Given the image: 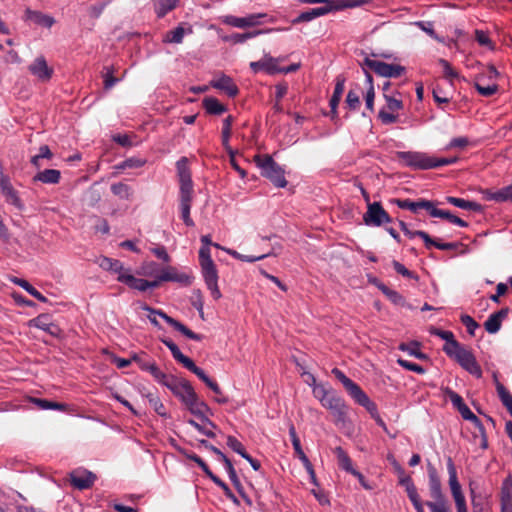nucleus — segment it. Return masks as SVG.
Instances as JSON below:
<instances>
[{
    "label": "nucleus",
    "instance_id": "nucleus-3",
    "mask_svg": "<svg viewBox=\"0 0 512 512\" xmlns=\"http://www.w3.org/2000/svg\"><path fill=\"white\" fill-rule=\"evenodd\" d=\"M332 374L342 383L347 393L351 396V398L355 400L357 404L364 407L371 415L376 413L377 405L370 400L368 395L357 383L348 378L344 372L338 368H333Z\"/></svg>",
    "mask_w": 512,
    "mask_h": 512
},
{
    "label": "nucleus",
    "instance_id": "nucleus-56",
    "mask_svg": "<svg viewBox=\"0 0 512 512\" xmlns=\"http://www.w3.org/2000/svg\"><path fill=\"white\" fill-rule=\"evenodd\" d=\"M345 102H346L348 108L353 111L358 110L361 105L359 95L353 90H349V92L347 93Z\"/></svg>",
    "mask_w": 512,
    "mask_h": 512
},
{
    "label": "nucleus",
    "instance_id": "nucleus-18",
    "mask_svg": "<svg viewBox=\"0 0 512 512\" xmlns=\"http://www.w3.org/2000/svg\"><path fill=\"white\" fill-rule=\"evenodd\" d=\"M283 60V58H274L269 55H265L261 60L251 62L250 68L254 73L265 71L269 75L278 73L277 62Z\"/></svg>",
    "mask_w": 512,
    "mask_h": 512
},
{
    "label": "nucleus",
    "instance_id": "nucleus-57",
    "mask_svg": "<svg viewBox=\"0 0 512 512\" xmlns=\"http://www.w3.org/2000/svg\"><path fill=\"white\" fill-rule=\"evenodd\" d=\"M183 380L184 378H179L175 375L165 373L164 378L161 380L160 384L167 387L171 391L175 390L177 385Z\"/></svg>",
    "mask_w": 512,
    "mask_h": 512
},
{
    "label": "nucleus",
    "instance_id": "nucleus-19",
    "mask_svg": "<svg viewBox=\"0 0 512 512\" xmlns=\"http://www.w3.org/2000/svg\"><path fill=\"white\" fill-rule=\"evenodd\" d=\"M29 71L41 81H48L53 75V69L48 67L47 61L43 56L37 57L29 65Z\"/></svg>",
    "mask_w": 512,
    "mask_h": 512
},
{
    "label": "nucleus",
    "instance_id": "nucleus-23",
    "mask_svg": "<svg viewBox=\"0 0 512 512\" xmlns=\"http://www.w3.org/2000/svg\"><path fill=\"white\" fill-rule=\"evenodd\" d=\"M447 470L449 474V486L453 499L464 497L461 485L458 481L456 467L451 457L447 458Z\"/></svg>",
    "mask_w": 512,
    "mask_h": 512
},
{
    "label": "nucleus",
    "instance_id": "nucleus-9",
    "mask_svg": "<svg viewBox=\"0 0 512 512\" xmlns=\"http://www.w3.org/2000/svg\"><path fill=\"white\" fill-rule=\"evenodd\" d=\"M261 19H266L269 23H274L276 18L269 17L266 13L250 14L246 17H237L233 15H227L223 18V23L236 28H248L262 24Z\"/></svg>",
    "mask_w": 512,
    "mask_h": 512
},
{
    "label": "nucleus",
    "instance_id": "nucleus-52",
    "mask_svg": "<svg viewBox=\"0 0 512 512\" xmlns=\"http://www.w3.org/2000/svg\"><path fill=\"white\" fill-rule=\"evenodd\" d=\"M227 446L231 448L234 452L243 457L247 452L243 446V444L234 436L229 435L227 437Z\"/></svg>",
    "mask_w": 512,
    "mask_h": 512
},
{
    "label": "nucleus",
    "instance_id": "nucleus-37",
    "mask_svg": "<svg viewBox=\"0 0 512 512\" xmlns=\"http://www.w3.org/2000/svg\"><path fill=\"white\" fill-rule=\"evenodd\" d=\"M32 402L41 410H60L66 411L68 406L65 403L50 401L43 398H33Z\"/></svg>",
    "mask_w": 512,
    "mask_h": 512
},
{
    "label": "nucleus",
    "instance_id": "nucleus-55",
    "mask_svg": "<svg viewBox=\"0 0 512 512\" xmlns=\"http://www.w3.org/2000/svg\"><path fill=\"white\" fill-rule=\"evenodd\" d=\"M497 393L502 402V404L508 408V406L512 405V395L510 392L501 384L497 383Z\"/></svg>",
    "mask_w": 512,
    "mask_h": 512
},
{
    "label": "nucleus",
    "instance_id": "nucleus-8",
    "mask_svg": "<svg viewBox=\"0 0 512 512\" xmlns=\"http://www.w3.org/2000/svg\"><path fill=\"white\" fill-rule=\"evenodd\" d=\"M364 65L374 71L377 75L386 78H398L406 70L404 66L399 64H389L378 60H372L369 57L364 58Z\"/></svg>",
    "mask_w": 512,
    "mask_h": 512
},
{
    "label": "nucleus",
    "instance_id": "nucleus-64",
    "mask_svg": "<svg viewBox=\"0 0 512 512\" xmlns=\"http://www.w3.org/2000/svg\"><path fill=\"white\" fill-rule=\"evenodd\" d=\"M470 144L468 137H456L451 139L449 144L447 145V149H464Z\"/></svg>",
    "mask_w": 512,
    "mask_h": 512
},
{
    "label": "nucleus",
    "instance_id": "nucleus-32",
    "mask_svg": "<svg viewBox=\"0 0 512 512\" xmlns=\"http://www.w3.org/2000/svg\"><path fill=\"white\" fill-rule=\"evenodd\" d=\"M485 198L496 202H512V184L503 187L495 192L487 190L485 192Z\"/></svg>",
    "mask_w": 512,
    "mask_h": 512
},
{
    "label": "nucleus",
    "instance_id": "nucleus-60",
    "mask_svg": "<svg viewBox=\"0 0 512 512\" xmlns=\"http://www.w3.org/2000/svg\"><path fill=\"white\" fill-rule=\"evenodd\" d=\"M191 304L199 312L200 317L203 318L204 301H203V296H202V293L200 290H195L193 292V296L191 298Z\"/></svg>",
    "mask_w": 512,
    "mask_h": 512
},
{
    "label": "nucleus",
    "instance_id": "nucleus-46",
    "mask_svg": "<svg viewBox=\"0 0 512 512\" xmlns=\"http://www.w3.org/2000/svg\"><path fill=\"white\" fill-rule=\"evenodd\" d=\"M111 191L115 196L121 199L128 200L131 196V188L123 182L114 183L111 185Z\"/></svg>",
    "mask_w": 512,
    "mask_h": 512
},
{
    "label": "nucleus",
    "instance_id": "nucleus-31",
    "mask_svg": "<svg viewBox=\"0 0 512 512\" xmlns=\"http://www.w3.org/2000/svg\"><path fill=\"white\" fill-rule=\"evenodd\" d=\"M421 343L413 340L409 343H400L398 349L407 352L410 356H413L419 360H429V356L420 351Z\"/></svg>",
    "mask_w": 512,
    "mask_h": 512
},
{
    "label": "nucleus",
    "instance_id": "nucleus-1",
    "mask_svg": "<svg viewBox=\"0 0 512 512\" xmlns=\"http://www.w3.org/2000/svg\"><path fill=\"white\" fill-rule=\"evenodd\" d=\"M427 473L429 492L433 501H426L425 505L430 509L431 512H450L447 497L442 490L440 476L437 472V469L431 464V462H428L427 464ZM401 486L405 487L407 496L412 502L416 512H425L424 503L422 502L411 477L402 479Z\"/></svg>",
    "mask_w": 512,
    "mask_h": 512
},
{
    "label": "nucleus",
    "instance_id": "nucleus-7",
    "mask_svg": "<svg viewBox=\"0 0 512 512\" xmlns=\"http://www.w3.org/2000/svg\"><path fill=\"white\" fill-rule=\"evenodd\" d=\"M188 159L181 157L176 162L177 174L180 182V202H192L193 181L187 165Z\"/></svg>",
    "mask_w": 512,
    "mask_h": 512
},
{
    "label": "nucleus",
    "instance_id": "nucleus-59",
    "mask_svg": "<svg viewBox=\"0 0 512 512\" xmlns=\"http://www.w3.org/2000/svg\"><path fill=\"white\" fill-rule=\"evenodd\" d=\"M289 436L291 438V442L295 451V454L298 456L301 452H304L301 446L300 439L296 433L295 426L293 424H290L289 426Z\"/></svg>",
    "mask_w": 512,
    "mask_h": 512
},
{
    "label": "nucleus",
    "instance_id": "nucleus-48",
    "mask_svg": "<svg viewBox=\"0 0 512 512\" xmlns=\"http://www.w3.org/2000/svg\"><path fill=\"white\" fill-rule=\"evenodd\" d=\"M438 63L442 66L443 75L446 79H448L450 82H452L454 79H459V74L453 69L447 60L440 58Z\"/></svg>",
    "mask_w": 512,
    "mask_h": 512
},
{
    "label": "nucleus",
    "instance_id": "nucleus-4",
    "mask_svg": "<svg viewBox=\"0 0 512 512\" xmlns=\"http://www.w3.org/2000/svg\"><path fill=\"white\" fill-rule=\"evenodd\" d=\"M255 161L261 168V175L269 179L276 187L284 188L287 186L284 169L274 161L270 155L264 157L257 156Z\"/></svg>",
    "mask_w": 512,
    "mask_h": 512
},
{
    "label": "nucleus",
    "instance_id": "nucleus-34",
    "mask_svg": "<svg viewBox=\"0 0 512 512\" xmlns=\"http://www.w3.org/2000/svg\"><path fill=\"white\" fill-rule=\"evenodd\" d=\"M178 2L179 0H154V11L157 17H165L177 7Z\"/></svg>",
    "mask_w": 512,
    "mask_h": 512
},
{
    "label": "nucleus",
    "instance_id": "nucleus-10",
    "mask_svg": "<svg viewBox=\"0 0 512 512\" xmlns=\"http://www.w3.org/2000/svg\"><path fill=\"white\" fill-rule=\"evenodd\" d=\"M187 400L184 402V405L187 407L189 412L196 417H198L203 423L209 425L211 428H216V424L212 422L208 417L207 413L212 414L209 406L204 402L199 400L198 395L195 390L187 395Z\"/></svg>",
    "mask_w": 512,
    "mask_h": 512
},
{
    "label": "nucleus",
    "instance_id": "nucleus-43",
    "mask_svg": "<svg viewBox=\"0 0 512 512\" xmlns=\"http://www.w3.org/2000/svg\"><path fill=\"white\" fill-rule=\"evenodd\" d=\"M113 66H104L102 71V78L105 90H110L116 83L119 82V78L113 75Z\"/></svg>",
    "mask_w": 512,
    "mask_h": 512
},
{
    "label": "nucleus",
    "instance_id": "nucleus-11",
    "mask_svg": "<svg viewBox=\"0 0 512 512\" xmlns=\"http://www.w3.org/2000/svg\"><path fill=\"white\" fill-rule=\"evenodd\" d=\"M363 221L367 226L379 227L385 223H391L392 218L380 202H373L367 204V211L363 215Z\"/></svg>",
    "mask_w": 512,
    "mask_h": 512
},
{
    "label": "nucleus",
    "instance_id": "nucleus-5",
    "mask_svg": "<svg viewBox=\"0 0 512 512\" xmlns=\"http://www.w3.org/2000/svg\"><path fill=\"white\" fill-rule=\"evenodd\" d=\"M390 203L395 204L400 209L409 210L414 214H419L420 210H425L432 217H438L437 212L441 210L436 207V205L439 204L438 201H431L424 198H419L415 201L411 199L393 198L390 200Z\"/></svg>",
    "mask_w": 512,
    "mask_h": 512
},
{
    "label": "nucleus",
    "instance_id": "nucleus-33",
    "mask_svg": "<svg viewBox=\"0 0 512 512\" xmlns=\"http://www.w3.org/2000/svg\"><path fill=\"white\" fill-rule=\"evenodd\" d=\"M61 178V173L56 169H45L44 171L38 172L34 177V182H42L46 184H57Z\"/></svg>",
    "mask_w": 512,
    "mask_h": 512
},
{
    "label": "nucleus",
    "instance_id": "nucleus-62",
    "mask_svg": "<svg viewBox=\"0 0 512 512\" xmlns=\"http://www.w3.org/2000/svg\"><path fill=\"white\" fill-rule=\"evenodd\" d=\"M189 371L194 373L200 380H202L207 386L209 383H211L213 380L205 373V371L198 367L194 362L190 365L188 368Z\"/></svg>",
    "mask_w": 512,
    "mask_h": 512
},
{
    "label": "nucleus",
    "instance_id": "nucleus-61",
    "mask_svg": "<svg viewBox=\"0 0 512 512\" xmlns=\"http://www.w3.org/2000/svg\"><path fill=\"white\" fill-rule=\"evenodd\" d=\"M189 371L194 373L200 380H202L207 386L209 383H211L213 380L205 373V371L198 367L194 362L190 365L188 368Z\"/></svg>",
    "mask_w": 512,
    "mask_h": 512
},
{
    "label": "nucleus",
    "instance_id": "nucleus-2",
    "mask_svg": "<svg viewBox=\"0 0 512 512\" xmlns=\"http://www.w3.org/2000/svg\"><path fill=\"white\" fill-rule=\"evenodd\" d=\"M396 158L403 162L407 167L414 170H429L442 166L454 164L458 161L457 157H434L424 152L416 151H398L396 152Z\"/></svg>",
    "mask_w": 512,
    "mask_h": 512
},
{
    "label": "nucleus",
    "instance_id": "nucleus-14",
    "mask_svg": "<svg viewBox=\"0 0 512 512\" xmlns=\"http://www.w3.org/2000/svg\"><path fill=\"white\" fill-rule=\"evenodd\" d=\"M200 267L205 284L208 290H210L212 297L215 300L220 299L222 294L218 287V271L216 269L215 263L213 262L210 264H203Z\"/></svg>",
    "mask_w": 512,
    "mask_h": 512
},
{
    "label": "nucleus",
    "instance_id": "nucleus-50",
    "mask_svg": "<svg viewBox=\"0 0 512 512\" xmlns=\"http://www.w3.org/2000/svg\"><path fill=\"white\" fill-rule=\"evenodd\" d=\"M471 503L473 512H485V498L481 494H475L473 489H471Z\"/></svg>",
    "mask_w": 512,
    "mask_h": 512
},
{
    "label": "nucleus",
    "instance_id": "nucleus-12",
    "mask_svg": "<svg viewBox=\"0 0 512 512\" xmlns=\"http://www.w3.org/2000/svg\"><path fill=\"white\" fill-rule=\"evenodd\" d=\"M142 309L149 311L151 314L160 316L162 319H164L167 322V324H169L171 327H173L176 331L180 332L181 334H183L184 336H186L187 338H189L191 340L201 341L203 339L202 335L193 332L187 326H185L178 320L170 317L162 310H157V309L152 308L146 304L142 306Z\"/></svg>",
    "mask_w": 512,
    "mask_h": 512
},
{
    "label": "nucleus",
    "instance_id": "nucleus-16",
    "mask_svg": "<svg viewBox=\"0 0 512 512\" xmlns=\"http://www.w3.org/2000/svg\"><path fill=\"white\" fill-rule=\"evenodd\" d=\"M0 190L5 197L6 202L15 206L19 210L24 209V204L21 201L18 192L13 188L9 176L0 171Z\"/></svg>",
    "mask_w": 512,
    "mask_h": 512
},
{
    "label": "nucleus",
    "instance_id": "nucleus-21",
    "mask_svg": "<svg viewBox=\"0 0 512 512\" xmlns=\"http://www.w3.org/2000/svg\"><path fill=\"white\" fill-rule=\"evenodd\" d=\"M24 20L46 28H51L55 24V19L52 16L30 8L25 10Z\"/></svg>",
    "mask_w": 512,
    "mask_h": 512
},
{
    "label": "nucleus",
    "instance_id": "nucleus-53",
    "mask_svg": "<svg viewBox=\"0 0 512 512\" xmlns=\"http://www.w3.org/2000/svg\"><path fill=\"white\" fill-rule=\"evenodd\" d=\"M397 363L404 369L408 370V371H412V372H415L417 374H424L426 372V370L416 364V363H413V362H410L408 360H405V359H402V358H398L397 359Z\"/></svg>",
    "mask_w": 512,
    "mask_h": 512
},
{
    "label": "nucleus",
    "instance_id": "nucleus-42",
    "mask_svg": "<svg viewBox=\"0 0 512 512\" xmlns=\"http://www.w3.org/2000/svg\"><path fill=\"white\" fill-rule=\"evenodd\" d=\"M145 396L148 399L149 404L153 407L154 411L159 416L169 418V414L166 412L164 404L161 402L160 398L157 395L149 392Z\"/></svg>",
    "mask_w": 512,
    "mask_h": 512
},
{
    "label": "nucleus",
    "instance_id": "nucleus-40",
    "mask_svg": "<svg viewBox=\"0 0 512 512\" xmlns=\"http://www.w3.org/2000/svg\"><path fill=\"white\" fill-rule=\"evenodd\" d=\"M233 117L229 115L223 120L222 126V145L225 147L228 153L232 154V150L229 146V140L231 137V127L233 124Z\"/></svg>",
    "mask_w": 512,
    "mask_h": 512
},
{
    "label": "nucleus",
    "instance_id": "nucleus-49",
    "mask_svg": "<svg viewBox=\"0 0 512 512\" xmlns=\"http://www.w3.org/2000/svg\"><path fill=\"white\" fill-rule=\"evenodd\" d=\"M392 265H393V268L395 269V271L402 275L403 277H406V278H409V279H414L416 281L419 280V276L413 272V271H410L409 269H407L402 263H400L399 261L397 260H393L392 261Z\"/></svg>",
    "mask_w": 512,
    "mask_h": 512
},
{
    "label": "nucleus",
    "instance_id": "nucleus-30",
    "mask_svg": "<svg viewBox=\"0 0 512 512\" xmlns=\"http://www.w3.org/2000/svg\"><path fill=\"white\" fill-rule=\"evenodd\" d=\"M326 14H328V10L326 8H324L323 6L317 7V8H312V9H309L307 11L300 13L295 19L292 20V24L296 25L299 23L310 22V21L314 20L315 18L324 16Z\"/></svg>",
    "mask_w": 512,
    "mask_h": 512
},
{
    "label": "nucleus",
    "instance_id": "nucleus-28",
    "mask_svg": "<svg viewBox=\"0 0 512 512\" xmlns=\"http://www.w3.org/2000/svg\"><path fill=\"white\" fill-rule=\"evenodd\" d=\"M98 264L102 269L116 273V274H118V276L120 274H128V271H129V270H124V267H123V264L121 261H119L117 259L105 257V256L101 257L98 260Z\"/></svg>",
    "mask_w": 512,
    "mask_h": 512
},
{
    "label": "nucleus",
    "instance_id": "nucleus-26",
    "mask_svg": "<svg viewBox=\"0 0 512 512\" xmlns=\"http://www.w3.org/2000/svg\"><path fill=\"white\" fill-rule=\"evenodd\" d=\"M117 280L121 283H124L131 289L138 290L140 292H145L149 289L148 280L142 278H136L132 274L128 272V274H120L117 277Z\"/></svg>",
    "mask_w": 512,
    "mask_h": 512
},
{
    "label": "nucleus",
    "instance_id": "nucleus-39",
    "mask_svg": "<svg viewBox=\"0 0 512 512\" xmlns=\"http://www.w3.org/2000/svg\"><path fill=\"white\" fill-rule=\"evenodd\" d=\"M12 282L20 287H22L25 291H27L30 295L35 297L37 300L41 302H47V298L41 294L38 290H36L28 281L25 279L15 277L12 279Z\"/></svg>",
    "mask_w": 512,
    "mask_h": 512
},
{
    "label": "nucleus",
    "instance_id": "nucleus-6",
    "mask_svg": "<svg viewBox=\"0 0 512 512\" xmlns=\"http://www.w3.org/2000/svg\"><path fill=\"white\" fill-rule=\"evenodd\" d=\"M448 357L454 359L464 370L476 378L482 377V369L478 364L473 353L465 348L463 345H458V348L452 351Z\"/></svg>",
    "mask_w": 512,
    "mask_h": 512
},
{
    "label": "nucleus",
    "instance_id": "nucleus-27",
    "mask_svg": "<svg viewBox=\"0 0 512 512\" xmlns=\"http://www.w3.org/2000/svg\"><path fill=\"white\" fill-rule=\"evenodd\" d=\"M192 33H193V29L191 26H188V28L185 29L183 27V25L181 24V25L177 26L175 29L167 31L163 38V42L180 44V43H182L185 34H192Z\"/></svg>",
    "mask_w": 512,
    "mask_h": 512
},
{
    "label": "nucleus",
    "instance_id": "nucleus-58",
    "mask_svg": "<svg viewBox=\"0 0 512 512\" xmlns=\"http://www.w3.org/2000/svg\"><path fill=\"white\" fill-rule=\"evenodd\" d=\"M461 323L467 328V332L474 336L475 330L479 328V324L469 315L463 314L460 317Z\"/></svg>",
    "mask_w": 512,
    "mask_h": 512
},
{
    "label": "nucleus",
    "instance_id": "nucleus-17",
    "mask_svg": "<svg viewBox=\"0 0 512 512\" xmlns=\"http://www.w3.org/2000/svg\"><path fill=\"white\" fill-rule=\"evenodd\" d=\"M96 475L90 471H73L70 473V483L79 490L89 489L95 482Z\"/></svg>",
    "mask_w": 512,
    "mask_h": 512
},
{
    "label": "nucleus",
    "instance_id": "nucleus-44",
    "mask_svg": "<svg viewBox=\"0 0 512 512\" xmlns=\"http://www.w3.org/2000/svg\"><path fill=\"white\" fill-rule=\"evenodd\" d=\"M501 504H512V478L504 479L501 487Z\"/></svg>",
    "mask_w": 512,
    "mask_h": 512
},
{
    "label": "nucleus",
    "instance_id": "nucleus-20",
    "mask_svg": "<svg viewBox=\"0 0 512 512\" xmlns=\"http://www.w3.org/2000/svg\"><path fill=\"white\" fill-rule=\"evenodd\" d=\"M210 85L218 90L224 91L229 97L234 98L238 95L239 89L233 79L227 75H222L218 79H213Z\"/></svg>",
    "mask_w": 512,
    "mask_h": 512
},
{
    "label": "nucleus",
    "instance_id": "nucleus-38",
    "mask_svg": "<svg viewBox=\"0 0 512 512\" xmlns=\"http://www.w3.org/2000/svg\"><path fill=\"white\" fill-rule=\"evenodd\" d=\"M334 453L337 456L339 466L348 473H353L355 469L352 465V460L342 447H336Z\"/></svg>",
    "mask_w": 512,
    "mask_h": 512
},
{
    "label": "nucleus",
    "instance_id": "nucleus-45",
    "mask_svg": "<svg viewBox=\"0 0 512 512\" xmlns=\"http://www.w3.org/2000/svg\"><path fill=\"white\" fill-rule=\"evenodd\" d=\"M458 411L463 419L471 421L479 429V431H483V424L481 423L480 419L469 409L466 404L462 405V407H459Z\"/></svg>",
    "mask_w": 512,
    "mask_h": 512
},
{
    "label": "nucleus",
    "instance_id": "nucleus-22",
    "mask_svg": "<svg viewBox=\"0 0 512 512\" xmlns=\"http://www.w3.org/2000/svg\"><path fill=\"white\" fill-rule=\"evenodd\" d=\"M509 308L504 307L499 311L491 314L484 323L485 330L490 334L497 333L502 325V321L508 316Z\"/></svg>",
    "mask_w": 512,
    "mask_h": 512
},
{
    "label": "nucleus",
    "instance_id": "nucleus-15",
    "mask_svg": "<svg viewBox=\"0 0 512 512\" xmlns=\"http://www.w3.org/2000/svg\"><path fill=\"white\" fill-rule=\"evenodd\" d=\"M160 280H165V282H176L187 287L193 283L194 276L191 273L180 272L174 266H166L161 269Z\"/></svg>",
    "mask_w": 512,
    "mask_h": 512
},
{
    "label": "nucleus",
    "instance_id": "nucleus-36",
    "mask_svg": "<svg viewBox=\"0 0 512 512\" xmlns=\"http://www.w3.org/2000/svg\"><path fill=\"white\" fill-rule=\"evenodd\" d=\"M31 324L45 332H48L51 335H56L59 330L57 325L48 322V316L45 314H41L35 319L31 320Z\"/></svg>",
    "mask_w": 512,
    "mask_h": 512
},
{
    "label": "nucleus",
    "instance_id": "nucleus-13",
    "mask_svg": "<svg viewBox=\"0 0 512 512\" xmlns=\"http://www.w3.org/2000/svg\"><path fill=\"white\" fill-rule=\"evenodd\" d=\"M499 76V72L497 69L490 65L488 67V74H478L476 76V82L474 83L475 89L478 93L484 97H490L494 95L498 91V85L496 83L483 85L482 83L486 81V79L492 80Z\"/></svg>",
    "mask_w": 512,
    "mask_h": 512
},
{
    "label": "nucleus",
    "instance_id": "nucleus-41",
    "mask_svg": "<svg viewBox=\"0 0 512 512\" xmlns=\"http://www.w3.org/2000/svg\"><path fill=\"white\" fill-rule=\"evenodd\" d=\"M194 391V388L190 384L189 381L184 379L181 381L175 390H171L173 395L181 400V402L184 404V402L187 400V395H190Z\"/></svg>",
    "mask_w": 512,
    "mask_h": 512
},
{
    "label": "nucleus",
    "instance_id": "nucleus-24",
    "mask_svg": "<svg viewBox=\"0 0 512 512\" xmlns=\"http://www.w3.org/2000/svg\"><path fill=\"white\" fill-rule=\"evenodd\" d=\"M429 332L430 334L438 336L439 338L446 341V344L443 346V351L446 355L451 354L452 351L455 350V348H458V345H460L451 331L431 327Z\"/></svg>",
    "mask_w": 512,
    "mask_h": 512
},
{
    "label": "nucleus",
    "instance_id": "nucleus-25",
    "mask_svg": "<svg viewBox=\"0 0 512 512\" xmlns=\"http://www.w3.org/2000/svg\"><path fill=\"white\" fill-rule=\"evenodd\" d=\"M285 30H287V28H267V29L255 30V31H250V32H245V33H233L230 36L226 37L225 40L230 41L234 44H240V43H244L248 39L254 38L261 34L270 33L273 31H285Z\"/></svg>",
    "mask_w": 512,
    "mask_h": 512
},
{
    "label": "nucleus",
    "instance_id": "nucleus-63",
    "mask_svg": "<svg viewBox=\"0 0 512 512\" xmlns=\"http://www.w3.org/2000/svg\"><path fill=\"white\" fill-rule=\"evenodd\" d=\"M324 4H326V5L323 7L328 10V13H330L332 11H340V10H344V9L348 8L346 6L345 0H328V2H325Z\"/></svg>",
    "mask_w": 512,
    "mask_h": 512
},
{
    "label": "nucleus",
    "instance_id": "nucleus-29",
    "mask_svg": "<svg viewBox=\"0 0 512 512\" xmlns=\"http://www.w3.org/2000/svg\"><path fill=\"white\" fill-rule=\"evenodd\" d=\"M446 201L447 203L464 210H470L474 212H482L483 210V206L481 204L474 201L465 200L463 198L447 196Z\"/></svg>",
    "mask_w": 512,
    "mask_h": 512
},
{
    "label": "nucleus",
    "instance_id": "nucleus-54",
    "mask_svg": "<svg viewBox=\"0 0 512 512\" xmlns=\"http://www.w3.org/2000/svg\"><path fill=\"white\" fill-rule=\"evenodd\" d=\"M191 203L192 202H180L181 218L189 227L194 226V221L190 217Z\"/></svg>",
    "mask_w": 512,
    "mask_h": 512
},
{
    "label": "nucleus",
    "instance_id": "nucleus-47",
    "mask_svg": "<svg viewBox=\"0 0 512 512\" xmlns=\"http://www.w3.org/2000/svg\"><path fill=\"white\" fill-rule=\"evenodd\" d=\"M344 403L345 401L340 396H338L335 391H333L330 393L329 397H327L321 404L326 409L332 411L339 408Z\"/></svg>",
    "mask_w": 512,
    "mask_h": 512
},
{
    "label": "nucleus",
    "instance_id": "nucleus-35",
    "mask_svg": "<svg viewBox=\"0 0 512 512\" xmlns=\"http://www.w3.org/2000/svg\"><path fill=\"white\" fill-rule=\"evenodd\" d=\"M202 104L206 112L211 115H221L227 111V107L215 97L204 98Z\"/></svg>",
    "mask_w": 512,
    "mask_h": 512
},
{
    "label": "nucleus",
    "instance_id": "nucleus-51",
    "mask_svg": "<svg viewBox=\"0 0 512 512\" xmlns=\"http://www.w3.org/2000/svg\"><path fill=\"white\" fill-rule=\"evenodd\" d=\"M336 424H345L347 421L348 407L344 403L339 408L331 411Z\"/></svg>",
    "mask_w": 512,
    "mask_h": 512
}]
</instances>
